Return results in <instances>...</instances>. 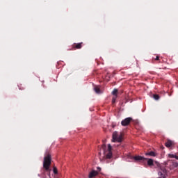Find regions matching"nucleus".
Here are the masks:
<instances>
[{
    "label": "nucleus",
    "mask_w": 178,
    "mask_h": 178,
    "mask_svg": "<svg viewBox=\"0 0 178 178\" xmlns=\"http://www.w3.org/2000/svg\"><path fill=\"white\" fill-rule=\"evenodd\" d=\"M52 161V157L49 152H46L43 160V172L47 176H51V162Z\"/></svg>",
    "instance_id": "obj_1"
},
{
    "label": "nucleus",
    "mask_w": 178,
    "mask_h": 178,
    "mask_svg": "<svg viewBox=\"0 0 178 178\" xmlns=\"http://www.w3.org/2000/svg\"><path fill=\"white\" fill-rule=\"evenodd\" d=\"M131 159H134L135 162H145L147 161L148 166H154V160L152 159H147L142 156H135L131 158Z\"/></svg>",
    "instance_id": "obj_2"
},
{
    "label": "nucleus",
    "mask_w": 178,
    "mask_h": 178,
    "mask_svg": "<svg viewBox=\"0 0 178 178\" xmlns=\"http://www.w3.org/2000/svg\"><path fill=\"white\" fill-rule=\"evenodd\" d=\"M123 141V135L120 134V135H118V132L115 131L113 134V143H122Z\"/></svg>",
    "instance_id": "obj_3"
},
{
    "label": "nucleus",
    "mask_w": 178,
    "mask_h": 178,
    "mask_svg": "<svg viewBox=\"0 0 178 178\" xmlns=\"http://www.w3.org/2000/svg\"><path fill=\"white\" fill-rule=\"evenodd\" d=\"M131 120H133V118H131L130 117L127 118L121 122V124H122V126H129L130 124Z\"/></svg>",
    "instance_id": "obj_4"
},
{
    "label": "nucleus",
    "mask_w": 178,
    "mask_h": 178,
    "mask_svg": "<svg viewBox=\"0 0 178 178\" xmlns=\"http://www.w3.org/2000/svg\"><path fill=\"white\" fill-rule=\"evenodd\" d=\"M83 47V42H80V43H74L72 44V49H70V51H74L76 49H81Z\"/></svg>",
    "instance_id": "obj_5"
},
{
    "label": "nucleus",
    "mask_w": 178,
    "mask_h": 178,
    "mask_svg": "<svg viewBox=\"0 0 178 178\" xmlns=\"http://www.w3.org/2000/svg\"><path fill=\"white\" fill-rule=\"evenodd\" d=\"M176 168H178V163L177 161H171L170 169L172 170L173 169H176Z\"/></svg>",
    "instance_id": "obj_6"
},
{
    "label": "nucleus",
    "mask_w": 178,
    "mask_h": 178,
    "mask_svg": "<svg viewBox=\"0 0 178 178\" xmlns=\"http://www.w3.org/2000/svg\"><path fill=\"white\" fill-rule=\"evenodd\" d=\"M97 175H98V171L92 170V171L89 173V178L95 177V176H97Z\"/></svg>",
    "instance_id": "obj_7"
},
{
    "label": "nucleus",
    "mask_w": 178,
    "mask_h": 178,
    "mask_svg": "<svg viewBox=\"0 0 178 178\" xmlns=\"http://www.w3.org/2000/svg\"><path fill=\"white\" fill-rule=\"evenodd\" d=\"M146 156H156V152L151 151L145 154Z\"/></svg>",
    "instance_id": "obj_8"
},
{
    "label": "nucleus",
    "mask_w": 178,
    "mask_h": 178,
    "mask_svg": "<svg viewBox=\"0 0 178 178\" xmlns=\"http://www.w3.org/2000/svg\"><path fill=\"white\" fill-rule=\"evenodd\" d=\"M165 147H167V148H170V147H172V145H173V142L170 140H168L167 142L165 143Z\"/></svg>",
    "instance_id": "obj_9"
},
{
    "label": "nucleus",
    "mask_w": 178,
    "mask_h": 178,
    "mask_svg": "<svg viewBox=\"0 0 178 178\" xmlns=\"http://www.w3.org/2000/svg\"><path fill=\"white\" fill-rule=\"evenodd\" d=\"M94 91L96 94H100L101 93V89L99 88V86H95Z\"/></svg>",
    "instance_id": "obj_10"
},
{
    "label": "nucleus",
    "mask_w": 178,
    "mask_h": 178,
    "mask_svg": "<svg viewBox=\"0 0 178 178\" xmlns=\"http://www.w3.org/2000/svg\"><path fill=\"white\" fill-rule=\"evenodd\" d=\"M111 158H112V152H108L106 154V159H111Z\"/></svg>",
    "instance_id": "obj_11"
},
{
    "label": "nucleus",
    "mask_w": 178,
    "mask_h": 178,
    "mask_svg": "<svg viewBox=\"0 0 178 178\" xmlns=\"http://www.w3.org/2000/svg\"><path fill=\"white\" fill-rule=\"evenodd\" d=\"M118 98V95H115L112 98V104H115V102H116V99Z\"/></svg>",
    "instance_id": "obj_12"
},
{
    "label": "nucleus",
    "mask_w": 178,
    "mask_h": 178,
    "mask_svg": "<svg viewBox=\"0 0 178 178\" xmlns=\"http://www.w3.org/2000/svg\"><path fill=\"white\" fill-rule=\"evenodd\" d=\"M153 98L156 99V101H158V99H159V95H153Z\"/></svg>",
    "instance_id": "obj_13"
},
{
    "label": "nucleus",
    "mask_w": 178,
    "mask_h": 178,
    "mask_svg": "<svg viewBox=\"0 0 178 178\" xmlns=\"http://www.w3.org/2000/svg\"><path fill=\"white\" fill-rule=\"evenodd\" d=\"M113 95H118V89H114L112 92Z\"/></svg>",
    "instance_id": "obj_14"
},
{
    "label": "nucleus",
    "mask_w": 178,
    "mask_h": 178,
    "mask_svg": "<svg viewBox=\"0 0 178 178\" xmlns=\"http://www.w3.org/2000/svg\"><path fill=\"white\" fill-rule=\"evenodd\" d=\"M169 157L170 158H175V159L178 160V156L177 155H175V154H169Z\"/></svg>",
    "instance_id": "obj_15"
},
{
    "label": "nucleus",
    "mask_w": 178,
    "mask_h": 178,
    "mask_svg": "<svg viewBox=\"0 0 178 178\" xmlns=\"http://www.w3.org/2000/svg\"><path fill=\"white\" fill-rule=\"evenodd\" d=\"M53 172L54 175H58V168H56V167H54Z\"/></svg>",
    "instance_id": "obj_16"
},
{
    "label": "nucleus",
    "mask_w": 178,
    "mask_h": 178,
    "mask_svg": "<svg viewBox=\"0 0 178 178\" xmlns=\"http://www.w3.org/2000/svg\"><path fill=\"white\" fill-rule=\"evenodd\" d=\"M108 152H112V146L111 144L108 145Z\"/></svg>",
    "instance_id": "obj_17"
},
{
    "label": "nucleus",
    "mask_w": 178,
    "mask_h": 178,
    "mask_svg": "<svg viewBox=\"0 0 178 178\" xmlns=\"http://www.w3.org/2000/svg\"><path fill=\"white\" fill-rule=\"evenodd\" d=\"M154 60H159V56H156V58H154Z\"/></svg>",
    "instance_id": "obj_18"
},
{
    "label": "nucleus",
    "mask_w": 178,
    "mask_h": 178,
    "mask_svg": "<svg viewBox=\"0 0 178 178\" xmlns=\"http://www.w3.org/2000/svg\"><path fill=\"white\" fill-rule=\"evenodd\" d=\"M154 163L155 165H156V166H159V163H158V161H155Z\"/></svg>",
    "instance_id": "obj_19"
},
{
    "label": "nucleus",
    "mask_w": 178,
    "mask_h": 178,
    "mask_svg": "<svg viewBox=\"0 0 178 178\" xmlns=\"http://www.w3.org/2000/svg\"><path fill=\"white\" fill-rule=\"evenodd\" d=\"M105 147H106L105 145H103V148H105Z\"/></svg>",
    "instance_id": "obj_20"
}]
</instances>
